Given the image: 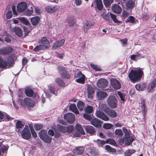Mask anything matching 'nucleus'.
<instances>
[{"label":"nucleus","mask_w":156,"mask_h":156,"mask_svg":"<svg viewBox=\"0 0 156 156\" xmlns=\"http://www.w3.org/2000/svg\"><path fill=\"white\" fill-rule=\"evenodd\" d=\"M21 134L22 137L25 139L28 140L30 138L31 135L27 126H25Z\"/></svg>","instance_id":"obj_6"},{"label":"nucleus","mask_w":156,"mask_h":156,"mask_svg":"<svg viewBox=\"0 0 156 156\" xmlns=\"http://www.w3.org/2000/svg\"><path fill=\"white\" fill-rule=\"evenodd\" d=\"M65 41L64 39H62L60 41H56L53 45L52 49L55 50L59 48L64 44Z\"/></svg>","instance_id":"obj_16"},{"label":"nucleus","mask_w":156,"mask_h":156,"mask_svg":"<svg viewBox=\"0 0 156 156\" xmlns=\"http://www.w3.org/2000/svg\"><path fill=\"white\" fill-rule=\"evenodd\" d=\"M13 49L11 47L8 46L5 48H0V54H7L12 51Z\"/></svg>","instance_id":"obj_19"},{"label":"nucleus","mask_w":156,"mask_h":156,"mask_svg":"<svg viewBox=\"0 0 156 156\" xmlns=\"http://www.w3.org/2000/svg\"><path fill=\"white\" fill-rule=\"evenodd\" d=\"M93 111V109L92 107L90 106H87L85 108V112L87 113H90Z\"/></svg>","instance_id":"obj_52"},{"label":"nucleus","mask_w":156,"mask_h":156,"mask_svg":"<svg viewBox=\"0 0 156 156\" xmlns=\"http://www.w3.org/2000/svg\"><path fill=\"white\" fill-rule=\"evenodd\" d=\"M90 122L92 125L96 127H99L101 126V121L96 118L91 119Z\"/></svg>","instance_id":"obj_22"},{"label":"nucleus","mask_w":156,"mask_h":156,"mask_svg":"<svg viewBox=\"0 0 156 156\" xmlns=\"http://www.w3.org/2000/svg\"><path fill=\"white\" fill-rule=\"evenodd\" d=\"M34 126L35 129L37 130H38L41 129L43 127V125L40 124H35Z\"/></svg>","instance_id":"obj_56"},{"label":"nucleus","mask_w":156,"mask_h":156,"mask_svg":"<svg viewBox=\"0 0 156 156\" xmlns=\"http://www.w3.org/2000/svg\"><path fill=\"white\" fill-rule=\"evenodd\" d=\"M57 69L62 77L67 79L70 78V75L67 73L65 68L62 66L58 65V66Z\"/></svg>","instance_id":"obj_4"},{"label":"nucleus","mask_w":156,"mask_h":156,"mask_svg":"<svg viewBox=\"0 0 156 156\" xmlns=\"http://www.w3.org/2000/svg\"><path fill=\"white\" fill-rule=\"evenodd\" d=\"M39 43L41 44L42 46L45 49L49 47V42L46 38L45 37H42L39 41Z\"/></svg>","instance_id":"obj_17"},{"label":"nucleus","mask_w":156,"mask_h":156,"mask_svg":"<svg viewBox=\"0 0 156 156\" xmlns=\"http://www.w3.org/2000/svg\"><path fill=\"white\" fill-rule=\"evenodd\" d=\"M121 42V44L123 46H125L127 43V39L126 38H125L123 39L120 40Z\"/></svg>","instance_id":"obj_62"},{"label":"nucleus","mask_w":156,"mask_h":156,"mask_svg":"<svg viewBox=\"0 0 156 156\" xmlns=\"http://www.w3.org/2000/svg\"><path fill=\"white\" fill-rule=\"evenodd\" d=\"M123 130L125 134L123 142L125 143L126 144H129L131 142L133 141V138L131 136H130L129 133L126 128H123Z\"/></svg>","instance_id":"obj_5"},{"label":"nucleus","mask_w":156,"mask_h":156,"mask_svg":"<svg viewBox=\"0 0 156 156\" xmlns=\"http://www.w3.org/2000/svg\"><path fill=\"white\" fill-rule=\"evenodd\" d=\"M33 7H31L30 9H27L25 12V14L26 15L30 16L32 15L33 13Z\"/></svg>","instance_id":"obj_47"},{"label":"nucleus","mask_w":156,"mask_h":156,"mask_svg":"<svg viewBox=\"0 0 156 156\" xmlns=\"http://www.w3.org/2000/svg\"><path fill=\"white\" fill-rule=\"evenodd\" d=\"M110 83L111 85L115 90L119 89L121 87V84L119 81L115 79H111Z\"/></svg>","instance_id":"obj_13"},{"label":"nucleus","mask_w":156,"mask_h":156,"mask_svg":"<svg viewBox=\"0 0 156 156\" xmlns=\"http://www.w3.org/2000/svg\"><path fill=\"white\" fill-rule=\"evenodd\" d=\"M76 81L79 83H83L85 81V77L80 72H78L76 76Z\"/></svg>","instance_id":"obj_10"},{"label":"nucleus","mask_w":156,"mask_h":156,"mask_svg":"<svg viewBox=\"0 0 156 156\" xmlns=\"http://www.w3.org/2000/svg\"><path fill=\"white\" fill-rule=\"evenodd\" d=\"M93 23L90 21L86 22L83 25V31L86 33L87 30L90 29L93 26Z\"/></svg>","instance_id":"obj_20"},{"label":"nucleus","mask_w":156,"mask_h":156,"mask_svg":"<svg viewBox=\"0 0 156 156\" xmlns=\"http://www.w3.org/2000/svg\"><path fill=\"white\" fill-rule=\"evenodd\" d=\"M25 93L27 96L29 97L32 96L34 94L33 90L30 89H26L25 90Z\"/></svg>","instance_id":"obj_42"},{"label":"nucleus","mask_w":156,"mask_h":156,"mask_svg":"<svg viewBox=\"0 0 156 156\" xmlns=\"http://www.w3.org/2000/svg\"><path fill=\"white\" fill-rule=\"evenodd\" d=\"M109 15L113 21L116 23H119V21L117 20L116 18V16L115 15H114L111 12L109 13Z\"/></svg>","instance_id":"obj_53"},{"label":"nucleus","mask_w":156,"mask_h":156,"mask_svg":"<svg viewBox=\"0 0 156 156\" xmlns=\"http://www.w3.org/2000/svg\"><path fill=\"white\" fill-rule=\"evenodd\" d=\"M75 128L76 131L79 132L82 134H85L84 131L80 125L76 124Z\"/></svg>","instance_id":"obj_38"},{"label":"nucleus","mask_w":156,"mask_h":156,"mask_svg":"<svg viewBox=\"0 0 156 156\" xmlns=\"http://www.w3.org/2000/svg\"><path fill=\"white\" fill-rule=\"evenodd\" d=\"M83 103L81 101H79L77 103V106L78 109L81 110L83 109L84 107Z\"/></svg>","instance_id":"obj_51"},{"label":"nucleus","mask_w":156,"mask_h":156,"mask_svg":"<svg viewBox=\"0 0 156 156\" xmlns=\"http://www.w3.org/2000/svg\"><path fill=\"white\" fill-rule=\"evenodd\" d=\"M135 18L132 16H129L127 19V21L131 23H135Z\"/></svg>","instance_id":"obj_58"},{"label":"nucleus","mask_w":156,"mask_h":156,"mask_svg":"<svg viewBox=\"0 0 156 156\" xmlns=\"http://www.w3.org/2000/svg\"><path fill=\"white\" fill-rule=\"evenodd\" d=\"M105 141L106 144H108L114 146H115L116 144V143L115 141L112 139H108L106 140Z\"/></svg>","instance_id":"obj_43"},{"label":"nucleus","mask_w":156,"mask_h":156,"mask_svg":"<svg viewBox=\"0 0 156 156\" xmlns=\"http://www.w3.org/2000/svg\"><path fill=\"white\" fill-rule=\"evenodd\" d=\"M135 5V1L129 0L128 1L126 4V6L127 9H132Z\"/></svg>","instance_id":"obj_29"},{"label":"nucleus","mask_w":156,"mask_h":156,"mask_svg":"<svg viewBox=\"0 0 156 156\" xmlns=\"http://www.w3.org/2000/svg\"><path fill=\"white\" fill-rule=\"evenodd\" d=\"M40 20V18L38 16H35L30 19V22L33 26H36L38 24Z\"/></svg>","instance_id":"obj_27"},{"label":"nucleus","mask_w":156,"mask_h":156,"mask_svg":"<svg viewBox=\"0 0 156 156\" xmlns=\"http://www.w3.org/2000/svg\"><path fill=\"white\" fill-rule=\"evenodd\" d=\"M143 74L142 71L140 69L134 70H132L129 74L128 77L130 80L132 82L140 80Z\"/></svg>","instance_id":"obj_1"},{"label":"nucleus","mask_w":156,"mask_h":156,"mask_svg":"<svg viewBox=\"0 0 156 156\" xmlns=\"http://www.w3.org/2000/svg\"><path fill=\"white\" fill-rule=\"evenodd\" d=\"M27 5L24 2H22L18 4L17 6V10L18 12H22L24 11L27 8Z\"/></svg>","instance_id":"obj_14"},{"label":"nucleus","mask_w":156,"mask_h":156,"mask_svg":"<svg viewBox=\"0 0 156 156\" xmlns=\"http://www.w3.org/2000/svg\"><path fill=\"white\" fill-rule=\"evenodd\" d=\"M115 133L116 135L120 136H122L123 135V133L121 129L115 130Z\"/></svg>","instance_id":"obj_61"},{"label":"nucleus","mask_w":156,"mask_h":156,"mask_svg":"<svg viewBox=\"0 0 156 156\" xmlns=\"http://www.w3.org/2000/svg\"><path fill=\"white\" fill-rule=\"evenodd\" d=\"M55 81L59 86L61 87H64L65 84L61 79L59 78H57L55 79Z\"/></svg>","instance_id":"obj_39"},{"label":"nucleus","mask_w":156,"mask_h":156,"mask_svg":"<svg viewBox=\"0 0 156 156\" xmlns=\"http://www.w3.org/2000/svg\"><path fill=\"white\" fill-rule=\"evenodd\" d=\"M104 4L106 6H108L112 2L113 0H103Z\"/></svg>","instance_id":"obj_59"},{"label":"nucleus","mask_w":156,"mask_h":156,"mask_svg":"<svg viewBox=\"0 0 156 156\" xmlns=\"http://www.w3.org/2000/svg\"><path fill=\"white\" fill-rule=\"evenodd\" d=\"M101 109L102 111H104L108 115L112 118H115L117 116L116 112L107 107L105 104H103Z\"/></svg>","instance_id":"obj_3"},{"label":"nucleus","mask_w":156,"mask_h":156,"mask_svg":"<svg viewBox=\"0 0 156 156\" xmlns=\"http://www.w3.org/2000/svg\"><path fill=\"white\" fill-rule=\"evenodd\" d=\"M156 87V75H154L152 78L149 84L147 90L148 92H150L153 91L154 88Z\"/></svg>","instance_id":"obj_7"},{"label":"nucleus","mask_w":156,"mask_h":156,"mask_svg":"<svg viewBox=\"0 0 156 156\" xmlns=\"http://www.w3.org/2000/svg\"><path fill=\"white\" fill-rule=\"evenodd\" d=\"M140 108V109L142 110L143 115V118H144L145 115L147 111V109L144 103V101H141Z\"/></svg>","instance_id":"obj_30"},{"label":"nucleus","mask_w":156,"mask_h":156,"mask_svg":"<svg viewBox=\"0 0 156 156\" xmlns=\"http://www.w3.org/2000/svg\"><path fill=\"white\" fill-rule=\"evenodd\" d=\"M135 87L137 90L140 91L144 89L146 87V85L144 83L136 84Z\"/></svg>","instance_id":"obj_36"},{"label":"nucleus","mask_w":156,"mask_h":156,"mask_svg":"<svg viewBox=\"0 0 156 156\" xmlns=\"http://www.w3.org/2000/svg\"><path fill=\"white\" fill-rule=\"evenodd\" d=\"M38 135L41 139H43L47 134V131L46 130H41L39 133Z\"/></svg>","instance_id":"obj_35"},{"label":"nucleus","mask_w":156,"mask_h":156,"mask_svg":"<svg viewBox=\"0 0 156 156\" xmlns=\"http://www.w3.org/2000/svg\"><path fill=\"white\" fill-rule=\"evenodd\" d=\"M87 97L89 98L92 99L93 98V95L94 93V89L90 85L87 87Z\"/></svg>","instance_id":"obj_24"},{"label":"nucleus","mask_w":156,"mask_h":156,"mask_svg":"<svg viewBox=\"0 0 156 156\" xmlns=\"http://www.w3.org/2000/svg\"><path fill=\"white\" fill-rule=\"evenodd\" d=\"M98 9L99 10H102L103 5L101 0H95Z\"/></svg>","instance_id":"obj_33"},{"label":"nucleus","mask_w":156,"mask_h":156,"mask_svg":"<svg viewBox=\"0 0 156 156\" xmlns=\"http://www.w3.org/2000/svg\"><path fill=\"white\" fill-rule=\"evenodd\" d=\"M98 145L99 147H102L106 144V141L104 140H98L97 141Z\"/></svg>","instance_id":"obj_48"},{"label":"nucleus","mask_w":156,"mask_h":156,"mask_svg":"<svg viewBox=\"0 0 156 156\" xmlns=\"http://www.w3.org/2000/svg\"><path fill=\"white\" fill-rule=\"evenodd\" d=\"M112 9L113 12L119 14L122 12L121 7L118 5H115L112 7Z\"/></svg>","instance_id":"obj_26"},{"label":"nucleus","mask_w":156,"mask_h":156,"mask_svg":"<svg viewBox=\"0 0 156 156\" xmlns=\"http://www.w3.org/2000/svg\"><path fill=\"white\" fill-rule=\"evenodd\" d=\"M105 149L108 152H115L116 151V150L112 147L109 145H106L105 146Z\"/></svg>","instance_id":"obj_37"},{"label":"nucleus","mask_w":156,"mask_h":156,"mask_svg":"<svg viewBox=\"0 0 156 156\" xmlns=\"http://www.w3.org/2000/svg\"><path fill=\"white\" fill-rule=\"evenodd\" d=\"M90 65L94 69L97 71H100L101 70V68L97 65L91 64Z\"/></svg>","instance_id":"obj_50"},{"label":"nucleus","mask_w":156,"mask_h":156,"mask_svg":"<svg viewBox=\"0 0 156 156\" xmlns=\"http://www.w3.org/2000/svg\"><path fill=\"white\" fill-rule=\"evenodd\" d=\"M97 117L100 118L105 121H108L109 120V118L103 113L100 111H97L96 113Z\"/></svg>","instance_id":"obj_15"},{"label":"nucleus","mask_w":156,"mask_h":156,"mask_svg":"<svg viewBox=\"0 0 156 156\" xmlns=\"http://www.w3.org/2000/svg\"><path fill=\"white\" fill-rule=\"evenodd\" d=\"M86 132L91 135L94 134L96 132L94 128L92 126L87 125L85 128Z\"/></svg>","instance_id":"obj_25"},{"label":"nucleus","mask_w":156,"mask_h":156,"mask_svg":"<svg viewBox=\"0 0 156 156\" xmlns=\"http://www.w3.org/2000/svg\"><path fill=\"white\" fill-rule=\"evenodd\" d=\"M22 105H26L28 107H33L34 103L28 98H25L24 100L21 101Z\"/></svg>","instance_id":"obj_11"},{"label":"nucleus","mask_w":156,"mask_h":156,"mask_svg":"<svg viewBox=\"0 0 156 156\" xmlns=\"http://www.w3.org/2000/svg\"><path fill=\"white\" fill-rule=\"evenodd\" d=\"M58 9L57 6H48L45 8V10L48 13H52L57 11Z\"/></svg>","instance_id":"obj_18"},{"label":"nucleus","mask_w":156,"mask_h":156,"mask_svg":"<svg viewBox=\"0 0 156 156\" xmlns=\"http://www.w3.org/2000/svg\"><path fill=\"white\" fill-rule=\"evenodd\" d=\"M4 118L5 120L6 121L12 120L13 118L10 117L9 115H6L5 116Z\"/></svg>","instance_id":"obj_63"},{"label":"nucleus","mask_w":156,"mask_h":156,"mask_svg":"<svg viewBox=\"0 0 156 156\" xmlns=\"http://www.w3.org/2000/svg\"><path fill=\"white\" fill-rule=\"evenodd\" d=\"M108 84L107 80L104 79H99L97 83L98 87L101 88H104L106 87Z\"/></svg>","instance_id":"obj_12"},{"label":"nucleus","mask_w":156,"mask_h":156,"mask_svg":"<svg viewBox=\"0 0 156 156\" xmlns=\"http://www.w3.org/2000/svg\"><path fill=\"white\" fill-rule=\"evenodd\" d=\"M9 147L8 145H4L2 144L1 146V147L0 150L2 152H5L7 151L8 150Z\"/></svg>","instance_id":"obj_49"},{"label":"nucleus","mask_w":156,"mask_h":156,"mask_svg":"<svg viewBox=\"0 0 156 156\" xmlns=\"http://www.w3.org/2000/svg\"><path fill=\"white\" fill-rule=\"evenodd\" d=\"M48 90L51 93L55 95L58 93V90L55 88L54 86L49 85L48 86Z\"/></svg>","instance_id":"obj_28"},{"label":"nucleus","mask_w":156,"mask_h":156,"mask_svg":"<svg viewBox=\"0 0 156 156\" xmlns=\"http://www.w3.org/2000/svg\"><path fill=\"white\" fill-rule=\"evenodd\" d=\"M6 17L7 19H10L12 16V13L11 11L8 12L6 14Z\"/></svg>","instance_id":"obj_64"},{"label":"nucleus","mask_w":156,"mask_h":156,"mask_svg":"<svg viewBox=\"0 0 156 156\" xmlns=\"http://www.w3.org/2000/svg\"><path fill=\"white\" fill-rule=\"evenodd\" d=\"M108 105L111 108H115L117 106V101L115 98L113 96H110L107 99Z\"/></svg>","instance_id":"obj_8"},{"label":"nucleus","mask_w":156,"mask_h":156,"mask_svg":"<svg viewBox=\"0 0 156 156\" xmlns=\"http://www.w3.org/2000/svg\"><path fill=\"white\" fill-rule=\"evenodd\" d=\"M109 13L110 12H108V14L105 13H103L101 15V16L104 19L108 20L110 19V17L109 16Z\"/></svg>","instance_id":"obj_57"},{"label":"nucleus","mask_w":156,"mask_h":156,"mask_svg":"<svg viewBox=\"0 0 156 156\" xmlns=\"http://www.w3.org/2000/svg\"><path fill=\"white\" fill-rule=\"evenodd\" d=\"M64 119L70 123H73L75 120V115L73 113H69L64 115Z\"/></svg>","instance_id":"obj_9"},{"label":"nucleus","mask_w":156,"mask_h":156,"mask_svg":"<svg viewBox=\"0 0 156 156\" xmlns=\"http://www.w3.org/2000/svg\"><path fill=\"white\" fill-rule=\"evenodd\" d=\"M18 19H19L21 23L24 24L26 25H29L30 24V23L24 17H20Z\"/></svg>","instance_id":"obj_40"},{"label":"nucleus","mask_w":156,"mask_h":156,"mask_svg":"<svg viewBox=\"0 0 156 156\" xmlns=\"http://www.w3.org/2000/svg\"><path fill=\"white\" fill-rule=\"evenodd\" d=\"M29 25V28H27V27H24V30L25 33V34L27 35L28 33H29L30 30H31V26L30 23Z\"/></svg>","instance_id":"obj_54"},{"label":"nucleus","mask_w":156,"mask_h":156,"mask_svg":"<svg viewBox=\"0 0 156 156\" xmlns=\"http://www.w3.org/2000/svg\"><path fill=\"white\" fill-rule=\"evenodd\" d=\"M107 96V94L105 92L102 91H98L97 93V96L99 100H103Z\"/></svg>","instance_id":"obj_21"},{"label":"nucleus","mask_w":156,"mask_h":156,"mask_svg":"<svg viewBox=\"0 0 156 156\" xmlns=\"http://www.w3.org/2000/svg\"><path fill=\"white\" fill-rule=\"evenodd\" d=\"M103 127L106 129H109L113 126V125L109 123H105L103 125Z\"/></svg>","instance_id":"obj_46"},{"label":"nucleus","mask_w":156,"mask_h":156,"mask_svg":"<svg viewBox=\"0 0 156 156\" xmlns=\"http://www.w3.org/2000/svg\"><path fill=\"white\" fill-rule=\"evenodd\" d=\"M118 94L121 100L122 101H125V97L126 94L124 93L121 92L120 91L118 92Z\"/></svg>","instance_id":"obj_45"},{"label":"nucleus","mask_w":156,"mask_h":156,"mask_svg":"<svg viewBox=\"0 0 156 156\" xmlns=\"http://www.w3.org/2000/svg\"><path fill=\"white\" fill-rule=\"evenodd\" d=\"M13 30L15 34L19 37H21L23 35L22 30L19 27H15Z\"/></svg>","instance_id":"obj_31"},{"label":"nucleus","mask_w":156,"mask_h":156,"mask_svg":"<svg viewBox=\"0 0 156 156\" xmlns=\"http://www.w3.org/2000/svg\"><path fill=\"white\" fill-rule=\"evenodd\" d=\"M69 109L76 114L79 113V111L77 110L76 105L74 104H71L69 106Z\"/></svg>","instance_id":"obj_32"},{"label":"nucleus","mask_w":156,"mask_h":156,"mask_svg":"<svg viewBox=\"0 0 156 156\" xmlns=\"http://www.w3.org/2000/svg\"><path fill=\"white\" fill-rule=\"evenodd\" d=\"M135 152V150L129 149L125 151V156H130Z\"/></svg>","instance_id":"obj_41"},{"label":"nucleus","mask_w":156,"mask_h":156,"mask_svg":"<svg viewBox=\"0 0 156 156\" xmlns=\"http://www.w3.org/2000/svg\"><path fill=\"white\" fill-rule=\"evenodd\" d=\"M84 151V149L82 147H78L73 149V152L75 154L79 155L83 154Z\"/></svg>","instance_id":"obj_23"},{"label":"nucleus","mask_w":156,"mask_h":156,"mask_svg":"<svg viewBox=\"0 0 156 156\" xmlns=\"http://www.w3.org/2000/svg\"><path fill=\"white\" fill-rule=\"evenodd\" d=\"M15 58L14 55L11 57H9L6 61L0 58V67L2 68H8L13 66L14 64V60Z\"/></svg>","instance_id":"obj_2"},{"label":"nucleus","mask_w":156,"mask_h":156,"mask_svg":"<svg viewBox=\"0 0 156 156\" xmlns=\"http://www.w3.org/2000/svg\"><path fill=\"white\" fill-rule=\"evenodd\" d=\"M45 48L42 46V45H39L37 46L34 49V51H38L41 50L45 49Z\"/></svg>","instance_id":"obj_55"},{"label":"nucleus","mask_w":156,"mask_h":156,"mask_svg":"<svg viewBox=\"0 0 156 156\" xmlns=\"http://www.w3.org/2000/svg\"><path fill=\"white\" fill-rule=\"evenodd\" d=\"M64 128L65 129V130H61L62 133H71L74 130V127L72 126H68Z\"/></svg>","instance_id":"obj_34"},{"label":"nucleus","mask_w":156,"mask_h":156,"mask_svg":"<svg viewBox=\"0 0 156 156\" xmlns=\"http://www.w3.org/2000/svg\"><path fill=\"white\" fill-rule=\"evenodd\" d=\"M42 140L47 143H50L51 142L52 138L47 135Z\"/></svg>","instance_id":"obj_44"},{"label":"nucleus","mask_w":156,"mask_h":156,"mask_svg":"<svg viewBox=\"0 0 156 156\" xmlns=\"http://www.w3.org/2000/svg\"><path fill=\"white\" fill-rule=\"evenodd\" d=\"M16 128L18 129H20L22 128L23 127V125L21 122L20 121H17L16 123Z\"/></svg>","instance_id":"obj_60"}]
</instances>
